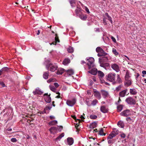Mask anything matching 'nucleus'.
I'll return each instance as SVG.
<instances>
[{"label": "nucleus", "instance_id": "nucleus-14", "mask_svg": "<svg viewBox=\"0 0 146 146\" xmlns=\"http://www.w3.org/2000/svg\"><path fill=\"white\" fill-rule=\"evenodd\" d=\"M127 91V90L126 89L120 92L119 93V96L122 97H124Z\"/></svg>", "mask_w": 146, "mask_h": 146}, {"label": "nucleus", "instance_id": "nucleus-19", "mask_svg": "<svg viewBox=\"0 0 146 146\" xmlns=\"http://www.w3.org/2000/svg\"><path fill=\"white\" fill-rule=\"evenodd\" d=\"M67 142L68 144L70 145H72L73 143V139L72 138H68L67 139Z\"/></svg>", "mask_w": 146, "mask_h": 146}, {"label": "nucleus", "instance_id": "nucleus-5", "mask_svg": "<svg viewBox=\"0 0 146 146\" xmlns=\"http://www.w3.org/2000/svg\"><path fill=\"white\" fill-rule=\"evenodd\" d=\"M125 101L128 104L130 105H135L136 103L135 100L131 97H129L127 98Z\"/></svg>", "mask_w": 146, "mask_h": 146}, {"label": "nucleus", "instance_id": "nucleus-9", "mask_svg": "<svg viewBox=\"0 0 146 146\" xmlns=\"http://www.w3.org/2000/svg\"><path fill=\"white\" fill-rule=\"evenodd\" d=\"M100 110L101 111L104 113H107L108 111V108L104 106H101Z\"/></svg>", "mask_w": 146, "mask_h": 146}, {"label": "nucleus", "instance_id": "nucleus-35", "mask_svg": "<svg viewBox=\"0 0 146 146\" xmlns=\"http://www.w3.org/2000/svg\"><path fill=\"white\" fill-rule=\"evenodd\" d=\"M91 102L92 101L90 100L88 98H86V102L87 105L89 106H91Z\"/></svg>", "mask_w": 146, "mask_h": 146}, {"label": "nucleus", "instance_id": "nucleus-30", "mask_svg": "<svg viewBox=\"0 0 146 146\" xmlns=\"http://www.w3.org/2000/svg\"><path fill=\"white\" fill-rule=\"evenodd\" d=\"M48 72L47 71L46 72H45L43 74V78L45 79H47L48 78Z\"/></svg>", "mask_w": 146, "mask_h": 146}, {"label": "nucleus", "instance_id": "nucleus-20", "mask_svg": "<svg viewBox=\"0 0 146 146\" xmlns=\"http://www.w3.org/2000/svg\"><path fill=\"white\" fill-rule=\"evenodd\" d=\"M33 93L34 95L38 94L39 95H41L43 92L40 90L38 89H36L35 91H33Z\"/></svg>", "mask_w": 146, "mask_h": 146}, {"label": "nucleus", "instance_id": "nucleus-17", "mask_svg": "<svg viewBox=\"0 0 146 146\" xmlns=\"http://www.w3.org/2000/svg\"><path fill=\"white\" fill-rule=\"evenodd\" d=\"M65 72V70L62 68H59L58 69L57 72V74H62Z\"/></svg>", "mask_w": 146, "mask_h": 146}, {"label": "nucleus", "instance_id": "nucleus-29", "mask_svg": "<svg viewBox=\"0 0 146 146\" xmlns=\"http://www.w3.org/2000/svg\"><path fill=\"white\" fill-rule=\"evenodd\" d=\"M98 134L100 135L105 136L106 134L104 132V130L103 128L101 129L100 130L98 131Z\"/></svg>", "mask_w": 146, "mask_h": 146}, {"label": "nucleus", "instance_id": "nucleus-32", "mask_svg": "<svg viewBox=\"0 0 146 146\" xmlns=\"http://www.w3.org/2000/svg\"><path fill=\"white\" fill-rule=\"evenodd\" d=\"M69 2L72 8L75 7V5H74V4L76 3V0H69Z\"/></svg>", "mask_w": 146, "mask_h": 146}, {"label": "nucleus", "instance_id": "nucleus-33", "mask_svg": "<svg viewBox=\"0 0 146 146\" xmlns=\"http://www.w3.org/2000/svg\"><path fill=\"white\" fill-rule=\"evenodd\" d=\"M82 10L81 9H76L75 10V12L77 16H78L81 13V11Z\"/></svg>", "mask_w": 146, "mask_h": 146}, {"label": "nucleus", "instance_id": "nucleus-62", "mask_svg": "<svg viewBox=\"0 0 146 146\" xmlns=\"http://www.w3.org/2000/svg\"><path fill=\"white\" fill-rule=\"evenodd\" d=\"M108 144H111L113 143L112 140H111V139L109 140L108 141Z\"/></svg>", "mask_w": 146, "mask_h": 146}, {"label": "nucleus", "instance_id": "nucleus-6", "mask_svg": "<svg viewBox=\"0 0 146 146\" xmlns=\"http://www.w3.org/2000/svg\"><path fill=\"white\" fill-rule=\"evenodd\" d=\"M76 102L75 99H73L71 100H68L66 102V104L70 106H72L74 105Z\"/></svg>", "mask_w": 146, "mask_h": 146}, {"label": "nucleus", "instance_id": "nucleus-64", "mask_svg": "<svg viewBox=\"0 0 146 146\" xmlns=\"http://www.w3.org/2000/svg\"><path fill=\"white\" fill-rule=\"evenodd\" d=\"M38 113H39L41 114H43L44 113H46V111H45V110H44V111H40L39 112H38Z\"/></svg>", "mask_w": 146, "mask_h": 146}, {"label": "nucleus", "instance_id": "nucleus-49", "mask_svg": "<svg viewBox=\"0 0 146 146\" xmlns=\"http://www.w3.org/2000/svg\"><path fill=\"white\" fill-rule=\"evenodd\" d=\"M112 131L116 135L118 134L119 132V130L116 129H114Z\"/></svg>", "mask_w": 146, "mask_h": 146}, {"label": "nucleus", "instance_id": "nucleus-48", "mask_svg": "<svg viewBox=\"0 0 146 146\" xmlns=\"http://www.w3.org/2000/svg\"><path fill=\"white\" fill-rule=\"evenodd\" d=\"M90 117L92 119H95L97 118V116L95 115H90Z\"/></svg>", "mask_w": 146, "mask_h": 146}, {"label": "nucleus", "instance_id": "nucleus-39", "mask_svg": "<svg viewBox=\"0 0 146 146\" xmlns=\"http://www.w3.org/2000/svg\"><path fill=\"white\" fill-rule=\"evenodd\" d=\"M67 50L69 53H72L74 52V49L72 47L70 46L67 48Z\"/></svg>", "mask_w": 146, "mask_h": 146}, {"label": "nucleus", "instance_id": "nucleus-60", "mask_svg": "<svg viewBox=\"0 0 146 146\" xmlns=\"http://www.w3.org/2000/svg\"><path fill=\"white\" fill-rule=\"evenodd\" d=\"M54 85L56 88H57L59 86V85L57 83H54Z\"/></svg>", "mask_w": 146, "mask_h": 146}, {"label": "nucleus", "instance_id": "nucleus-63", "mask_svg": "<svg viewBox=\"0 0 146 146\" xmlns=\"http://www.w3.org/2000/svg\"><path fill=\"white\" fill-rule=\"evenodd\" d=\"M121 137L122 138H124L125 137V135L124 133L121 134Z\"/></svg>", "mask_w": 146, "mask_h": 146}, {"label": "nucleus", "instance_id": "nucleus-40", "mask_svg": "<svg viewBox=\"0 0 146 146\" xmlns=\"http://www.w3.org/2000/svg\"><path fill=\"white\" fill-rule=\"evenodd\" d=\"M98 101L96 100L95 99L94 100H93V101H92L91 103V106L92 105L93 106H95L97 103H98Z\"/></svg>", "mask_w": 146, "mask_h": 146}, {"label": "nucleus", "instance_id": "nucleus-11", "mask_svg": "<svg viewBox=\"0 0 146 146\" xmlns=\"http://www.w3.org/2000/svg\"><path fill=\"white\" fill-rule=\"evenodd\" d=\"M125 85L127 87L130 86L131 84V82L130 79L125 80Z\"/></svg>", "mask_w": 146, "mask_h": 146}, {"label": "nucleus", "instance_id": "nucleus-38", "mask_svg": "<svg viewBox=\"0 0 146 146\" xmlns=\"http://www.w3.org/2000/svg\"><path fill=\"white\" fill-rule=\"evenodd\" d=\"M57 123V121L56 120H53L50 121L48 123V124L51 125H55Z\"/></svg>", "mask_w": 146, "mask_h": 146}, {"label": "nucleus", "instance_id": "nucleus-10", "mask_svg": "<svg viewBox=\"0 0 146 146\" xmlns=\"http://www.w3.org/2000/svg\"><path fill=\"white\" fill-rule=\"evenodd\" d=\"M88 72L94 75H96L97 73V70L94 68H93L92 69L88 71Z\"/></svg>", "mask_w": 146, "mask_h": 146}, {"label": "nucleus", "instance_id": "nucleus-45", "mask_svg": "<svg viewBox=\"0 0 146 146\" xmlns=\"http://www.w3.org/2000/svg\"><path fill=\"white\" fill-rule=\"evenodd\" d=\"M112 52L113 54H114V55L116 56H117V55L118 54V53L116 51V49L115 48H113L112 49Z\"/></svg>", "mask_w": 146, "mask_h": 146}, {"label": "nucleus", "instance_id": "nucleus-34", "mask_svg": "<svg viewBox=\"0 0 146 146\" xmlns=\"http://www.w3.org/2000/svg\"><path fill=\"white\" fill-rule=\"evenodd\" d=\"M117 80L116 81V82L118 83H121L122 81L121 78H120L119 75L117 74Z\"/></svg>", "mask_w": 146, "mask_h": 146}, {"label": "nucleus", "instance_id": "nucleus-22", "mask_svg": "<svg viewBox=\"0 0 146 146\" xmlns=\"http://www.w3.org/2000/svg\"><path fill=\"white\" fill-rule=\"evenodd\" d=\"M118 125L121 128H123L124 125L123 122L121 121H119L117 123Z\"/></svg>", "mask_w": 146, "mask_h": 146}, {"label": "nucleus", "instance_id": "nucleus-58", "mask_svg": "<svg viewBox=\"0 0 146 146\" xmlns=\"http://www.w3.org/2000/svg\"><path fill=\"white\" fill-rule=\"evenodd\" d=\"M85 10L86 11V12L88 13L89 14V13H90V12L89 11V10L86 7H85Z\"/></svg>", "mask_w": 146, "mask_h": 146}, {"label": "nucleus", "instance_id": "nucleus-55", "mask_svg": "<svg viewBox=\"0 0 146 146\" xmlns=\"http://www.w3.org/2000/svg\"><path fill=\"white\" fill-rule=\"evenodd\" d=\"M11 141L13 142H16L17 141V139L15 138H12L11 139Z\"/></svg>", "mask_w": 146, "mask_h": 146}, {"label": "nucleus", "instance_id": "nucleus-43", "mask_svg": "<svg viewBox=\"0 0 146 146\" xmlns=\"http://www.w3.org/2000/svg\"><path fill=\"white\" fill-rule=\"evenodd\" d=\"M80 123L78 122V123L75 124V126L76 128V131L77 132H78L80 131V130L79 128V123Z\"/></svg>", "mask_w": 146, "mask_h": 146}, {"label": "nucleus", "instance_id": "nucleus-4", "mask_svg": "<svg viewBox=\"0 0 146 146\" xmlns=\"http://www.w3.org/2000/svg\"><path fill=\"white\" fill-rule=\"evenodd\" d=\"M87 60L88 61V62L87 63L88 66V68L90 69L92 67L94 66V59L92 57H90L89 58L87 59Z\"/></svg>", "mask_w": 146, "mask_h": 146}, {"label": "nucleus", "instance_id": "nucleus-57", "mask_svg": "<svg viewBox=\"0 0 146 146\" xmlns=\"http://www.w3.org/2000/svg\"><path fill=\"white\" fill-rule=\"evenodd\" d=\"M111 38L114 42H116L115 39L113 36H111Z\"/></svg>", "mask_w": 146, "mask_h": 146}, {"label": "nucleus", "instance_id": "nucleus-47", "mask_svg": "<svg viewBox=\"0 0 146 146\" xmlns=\"http://www.w3.org/2000/svg\"><path fill=\"white\" fill-rule=\"evenodd\" d=\"M55 41L57 43L58 42H60V40L59 39L58 37V36L57 34H56L55 35Z\"/></svg>", "mask_w": 146, "mask_h": 146}, {"label": "nucleus", "instance_id": "nucleus-1", "mask_svg": "<svg viewBox=\"0 0 146 146\" xmlns=\"http://www.w3.org/2000/svg\"><path fill=\"white\" fill-rule=\"evenodd\" d=\"M46 67L48 69V70L52 72H54L58 68V67L56 64L51 63L47 64L46 66Z\"/></svg>", "mask_w": 146, "mask_h": 146}, {"label": "nucleus", "instance_id": "nucleus-36", "mask_svg": "<svg viewBox=\"0 0 146 146\" xmlns=\"http://www.w3.org/2000/svg\"><path fill=\"white\" fill-rule=\"evenodd\" d=\"M66 72L69 75H71L74 74L73 71L72 70H67Z\"/></svg>", "mask_w": 146, "mask_h": 146}, {"label": "nucleus", "instance_id": "nucleus-26", "mask_svg": "<svg viewBox=\"0 0 146 146\" xmlns=\"http://www.w3.org/2000/svg\"><path fill=\"white\" fill-rule=\"evenodd\" d=\"M9 69V68L6 67L2 68L1 70L2 73L3 74L5 72H8Z\"/></svg>", "mask_w": 146, "mask_h": 146}, {"label": "nucleus", "instance_id": "nucleus-54", "mask_svg": "<svg viewBox=\"0 0 146 146\" xmlns=\"http://www.w3.org/2000/svg\"><path fill=\"white\" fill-rule=\"evenodd\" d=\"M121 85H120L116 88V90L117 91H118L121 90Z\"/></svg>", "mask_w": 146, "mask_h": 146}, {"label": "nucleus", "instance_id": "nucleus-52", "mask_svg": "<svg viewBox=\"0 0 146 146\" xmlns=\"http://www.w3.org/2000/svg\"><path fill=\"white\" fill-rule=\"evenodd\" d=\"M72 117L76 121L77 120H78L79 121V123H80L81 121V120L80 119H77L76 117V116L75 115H72Z\"/></svg>", "mask_w": 146, "mask_h": 146}, {"label": "nucleus", "instance_id": "nucleus-15", "mask_svg": "<svg viewBox=\"0 0 146 146\" xmlns=\"http://www.w3.org/2000/svg\"><path fill=\"white\" fill-rule=\"evenodd\" d=\"M103 56L101 58H99L100 61L101 62H106L108 60V58L107 57L105 56Z\"/></svg>", "mask_w": 146, "mask_h": 146}, {"label": "nucleus", "instance_id": "nucleus-12", "mask_svg": "<svg viewBox=\"0 0 146 146\" xmlns=\"http://www.w3.org/2000/svg\"><path fill=\"white\" fill-rule=\"evenodd\" d=\"M78 16L81 19L83 20H85L87 18V17L86 15H84L82 13L79 15Z\"/></svg>", "mask_w": 146, "mask_h": 146}, {"label": "nucleus", "instance_id": "nucleus-42", "mask_svg": "<svg viewBox=\"0 0 146 146\" xmlns=\"http://www.w3.org/2000/svg\"><path fill=\"white\" fill-rule=\"evenodd\" d=\"M126 120L129 123L133 122V120L129 117L127 118Z\"/></svg>", "mask_w": 146, "mask_h": 146}, {"label": "nucleus", "instance_id": "nucleus-2", "mask_svg": "<svg viewBox=\"0 0 146 146\" xmlns=\"http://www.w3.org/2000/svg\"><path fill=\"white\" fill-rule=\"evenodd\" d=\"M116 74L113 73H110L106 75V77L107 80L111 82L115 81Z\"/></svg>", "mask_w": 146, "mask_h": 146}, {"label": "nucleus", "instance_id": "nucleus-31", "mask_svg": "<svg viewBox=\"0 0 146 146\" xmlns=\"http://www.w3.org/2000/svg\"><path fill=\"white\" fill-rule=\"evenodd\" d=\"M105 16L107 17V19H108L111 23H112L111 18L109 15L108 13H106L105 14Z\"/></svg>", "mask_w": 146, "mask_h": 146}, {"label": "nucleus", "instance_id": "nucleus-16", "mask_svg": "<svg viewBox=\"0 0 146 146\" xmlns=\"http://www.w3.org/2000/svg\"><path fill=\"white\" fill-rule=\"evenodd\" d=\"M57 129L56 127H53L49 129V131L51 133H54V132H56L57 131Z\"/></svg>", "mask_w": 146, "mask_h": 146}, {"label": "nucleus", "instance_id": "nucleus-44", "mask_svg": "<svg viewBox=\"0 0 146 146\" xmlns=\"http://www.w3.org/2000/svg\"><path fill=\"white\" fill-rule=\"evenodd\" d=\"M123 106L122 105H120L117 107V110L118 111H120L123 109Z\"/></svg>", "mask_w": 146, "mask_h": 146}, {"label": "nucleus", "instance_id": "nucleus-59", "mask_svg": "<svg viewBox=\"0 0 146 146\" xmlns=\"http://www.w3.org/2000/svg\"><path fill=\"white\" fill-rule=\"evenodd\" d=\"M51 108H52L50 106H47V107H46L45 108H44V110H50L51 109Z\"/></svg>", "mask_w": 146, "mask_h": 146}, {"label": "nucleus", "instance_id": "nucleus-18", "mask_svg": "<svg viewBox=\"0 0 146 146\" xmlns=\"http://www.w3.org/2000/svg\"><path fill=\"white\" fill-rule=\"evenodd\" d=\"M129 92L131 94L133 95H135L137 93L136 90L135 88L130 89Z\"/></svg>", "mask_w": 146, "mask_h": 146}, {"label": "nucleus", "instance_id": "nucleus-23", "mask_svg": "<svg viewBox=\"0 0 146 146\" xmlns=\"http://www.w3.org/2000/svg\"><path fill=\"white\" fill-rule=\"evenodd\" d=\"M50 96V94L49 96H47L45 98L46 102L48 103H50L51 101V99Z\"/></svg>", "mask_w": 146, "mask_h": 146}, {"label": "nucleus", "instance_id": "nucleus-25", "mask_svg": "<svg viewBox=\"0 0 146 146\" xmlns=\"http://www.w3.org/2000/svg\"><path fill=\"white\" fill-rule=\"evenodd\" d=\"M70 62V60L68 58L65 59L63 61V64L64 65H66L69 63Z\"/></svg>", "mask_w": 146, "mask_h": 146}, {"label": "nucleus", "instance_id": "nucleus-50", "mask_svg": "<svg viewBox=\"0 0 146 146\" xmlns=\"http://www.w3.org/2000/svg\"><path fill=\"white\" fill-rule=\"evenodd\" d=\"M50 89L52 91L55 92L56 90V88L53 86H50Z\"/></svg>", "mask_w": 146, "mask_h": 146}, {"label": "nucleus", "instance_id": "nucleus-21", "mask_svg": "<svg viewBox=\"0 0 146 146\" xmlns=\"http://www.w3.org/2000/svg\"><path fill=\"white\" fill-rule=\"evenodd\" d=\"M101 93L102 95L104 97H107L108 95V92L105 90H102Z\"/></svg>", "mask_w": 146, "mask_h": 146}, {"label": "nucleus", "instance_id": "nucleus-27", "mask_svg": "<svg viewBox=\"0 0 146 146\" xmlns=\"http://www.w3.org/2000/svg\"><path fill=\"white\" fill-rule=\"evenodd\" d=\"M97 126V123L96 122L92 123L90 125V128L93 129L94 128L96 127Z\"/></svg>", "mask_w": 146, "mask_h": 146}, {"label": "nucleus", "instance_id": "nucleus-61", "mask_svg": "<svg viewBox=\"0 0 146 146\" xmlns=\"http://www.w3.org/2000/svg\"><path fill=\"white\" fill-rule=\"evenodd\" d=\"M0 84L3 87H4L5 86V85L4 83L2 82H0Z\"/></svg>", "mask_w": 146, "mask_h": 146}, {"label": "nucleus", "instance_id": "nucleus-7", "mask_svg": "<svg viewBox=\"0 0 146 146\" xmlns=\"http://www.w3.org/2000/svg\"><path fill=\"white\" fill-rule=\"evenodd\" d=\"M111 66V68L117 72H119L120 70L119 66L116 64H112Z\"/></svg>", "mask_w": 146, "mask_h": 146}, {"label": "nucleus", "instance_id": "nucleus-41", "mask_svg": "<svg viewBox=\"0 0 146 146\" xmlns=\"http://www.w3.org/2000/svg\"><path fill=\"white\" fill-rule=\"evenodd\" d=\"M98 75L99 76L102 78L104 76V74L103 72L101 71H98Z\"/></svg>", "mask_w": 146, "mask_h": 146}, {"label": "nucleus", "instance_id": "nucleus-13", "mask_svg": "<svg viewBox=\"0 0 146 146\" xmlns=\"http://www.w3.org/2000/svg\"><path fill=\"white\" fill-rule=\"evenodd\" d=\"M94 96L97 98L100 99L101 97V95L100 93L96 90H94Z\"/></svg>", "mask_w": 146, "mask_h": 146}, {"label": "nucleus", "instance_id": "nucleus-51", "mask_svg": "<svg viewBox=\"0 0 146 146\" xmlns=\"http://www.w3.org/2000/svg\"><path fill=\"white\" fill-rule=\"evenodd\" d=\"M55 79L54 78H51L47 81L48 83H50L51 82H54L55 81Z\"/></svg>", "mask_w": 146, "mask_h": 146}, {"label": "nucleus", "instance_id": "nucleus-46", "mask_svg": "<svg viewBox=\"0 0 146 146\" xmlns=\"http://www.w3.org/2000/svg\"><path fill=\"white\" fill-rule=\"evenodd\" d=\"M100 66L102 67H106L109 66V64L108 63H106L105 64H104L103 63H101Z\"/></svg>", "mask_w": 146, "mask_h": 146}, {"label": "nucleus", "instance_id": "nucleus-8", "mask_svg": "<svg viewBox=\"0 0 146 146\" xmlns=\"http://www.w3.org/2000/svg\"><path fill=\"white\" fill-rule=\"evenodd\" d=\"M130 112L128 110H124L121 113V115L125 117H127V116L130 115Z\"/></svg>", "mask_w": 146, "mask_h": 146}, {"label": "nucleus", "instance_id": "nucleus-56", "mask_svg": "<svg viewBox=\"0 0 146 146\" xmlns=\"http://www.w3.org/2000/svg\"><path fill=\"white\" fill-rule=\"evenodd\" d=\"M59 128H57V129L60 131L62 130L63 129V127L62 126H60L58 127Z\"/></svg>", "mask_w": 146, "mask_h": 146}, {"label": "nucleus", "instance_id": "nucleus-28", "mask_svg": "<svg viewBox=\"0 0 146 146\" xmlns=\"http://www.w3.org/2000/svg\"><path fill=\"white\" fill-rule=\"evenodd\" d=\"M130 76L129 75V71H127L126 72L125 75V80L130 79Z\"/></svg>", "mask_w": 146, "mask_h": 146}, {"label": "nucleus", "instance_id": "nucleus-3", "mask_svg": "<svg viewBox=\"0 0 146 146\" xmlns=\"http://www.w3.org/2000/svg\"><path fill=\"white\" fill-rule=\"evenodd\" d=\"M96 51L97 52H98V56L99 57L106 56L108 54L100 47H97L96 49Z\"/></svg>", "mask_w": 146, "mask_h": 146}, {"label": "nucleus", "instance_id": "nucleus-37", "mask_svg": "<svg viewBox=\"0 0 146 146\" xmlns=\"http://www.w3.org/2000/svg\"><path fill=\"white\" fill-rule=\"evenodd\" d=\"M64 136V133H62L60 135H59L58 137L56 139V141H58V140H60L61 138L63 137Z\"/></svg>", "mask_w": 146, "mask_h": 146}, {"label": "nucleus", "instance_id": "nucleus-53", "mask_svg": "<svg viewBox=\"0 0 146 146\" xmlns=\"http://www.w3.org/2000/svg\"><path fill=\"white\" fill-rule=\"evenodd\" d=\"M107 19L106 17L103 19V23L105 25H106L107 24V21L106 20Z\"/></svg>", "mask_w": 146, "mask_h": 146}, {"label": "nucleus", "instance_id": "nucleus-24", "mask_svg": "<svg viewBox=\"0 0 146 146\" xmlns=\"http://www.w3.org/2000/svg\"><path fill=\"white\" fill-rule=\"evenodd\" d=\"M116 136L114 133H113L112 131L111 133L110 134L108 137V139H112L113 137H115Z\"/></svg>", "mask_w": 146, "mask_h": 146}]
</instances>
